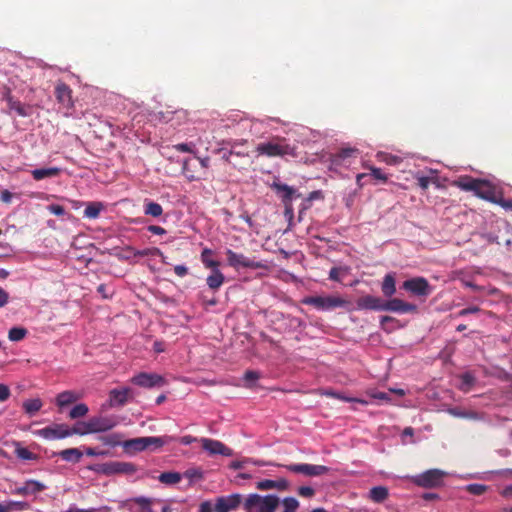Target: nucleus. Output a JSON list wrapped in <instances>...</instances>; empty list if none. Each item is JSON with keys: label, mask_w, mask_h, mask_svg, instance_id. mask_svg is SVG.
Listing matches in <instances>:
<instances>
[{"label": "nucleus", "mask_w": 512, "mask_h": 512, "mask_svg": "<svg viewBox=\"0 0 512 512\" xmlns=\"http://www.w3.org/2000/svg\"><path fill=\"white\" fill-rule=\"evenodd\" d=\"M297 145L290 143L286 138L274 137L269 141L259 143L255 151L258 155L267 157H298Z\"/></svg>", "instance_id": "obj_1"}, {"label": "nucleus", "mask_w": 512, "mask_h": 512, "mask_svg": "<svg viewBox=\"0 0 512 512\" xmlns=\"http://www.w3.org/2000/svg\"><path fill=\"white\" fill-rule=\"evenodd\" d=\"M454 185L464 191L474 192L477 197L491 203H495L498 196L490 182L484 179L461 176L454 182Z\"/></svg>", "instance_id": "obj_2"}, {"label": "nucleus", "mask_w": 512, "mask_h": 512, "mask_svg": "<svg viewBox=\"0 0 512 512\" xmlns=\"http://www.w3.org/2000/svg\"><path fill=\"white\" fill-rule=\"evenodd\" d=\"M88 469L105 476L133 475L138 471V467L134 463L124 461L98 463L89 466Z\"/></svg>", "instance_id": "obj_3"}, {"label": "nucleus", "mask_w": 512, "mask_h": 512, "mask_svg": "<svg viewBox=\"0 0 512 512\" xmlns=\"http://www.w3.org/2000/svg\"><path fill=\"white\" fill-rule=\"evenodd\" d=\"M279 503V497L273 494H250L244 502V508L247 512H276Z\"/></svg>", "instance_id": "obj_4"}, {"label": "nucleus", "mask_w": 512, "mask_h": 512, "mask_svg": "<svg viewBox=\"0 0 512 512\" xmlns=\"http://www.w3.org/2000/svg\"><path fill=\"white\" fill-rule=\"evenodd\" d=\"M172 441H174L172 436L138 437L124 441L123 448L127 452H140L150 448L151 446H153L154 449L161 448Z\"/></svg>", "instance_id": "obj_5"}, {"label": "nucleus", "mask_w": 512, "mask_h": 512, "mask_svg": "<svg viewBox=\"0 0 512 512\" xmlns=\"http://www.w3.org/2000/svg\"><path fill=\"white\" fill-rule=\"evenodd\" d=\"M447 472L441 469H429L410 477L413 484L425 489H436L444 485Z\"/></svg>", "instance_id": "obj_6"}, {"label": "nucleus", "mask_w": 512, "mask_h": 512, "mask_svg": "<svg viewBox=\"0 0 512 512\" xmlns=\"http://www.w3.org/2000/svg\"><path fill=\"white\" fill-rule=\"evenodd\" d=\"M306 305L313 306L317 310L329 311L340 307H345L349 302L337 295L328 296H310L303 300Z\"/></svg>", "instance_id": "obj_7"}, {"label": "nucleus", "mask_w": 512, "mask_h": 512, "mask_svg": "<svg viewBox=\"0 0 512 512\" xmlns=\"http://www.w3.org/2000/svg\"><path fill=\"white\" fill-rule=\"evenodd\" d=\"M227 263L230 267L235 270L249 268V269H263L266 268V265L256 260L255 257H248L242 253H237L232 249H227L226 252Z\"/></svg>", "instance_id": "obj_8"}, {"label": "nucleus", "mask_w": 512, "mask_h": 512, "mask_svg": "<svg viewBox=\"0 0 512 512\" xmlns=\"http://www.w3.org/2000/svg\"><path fill=\"white\" fill-rule=\"evenodd\" d=\"M403 288L416 296L426 297L432 289L424 277H415L403 282Z\"/></svg>", "instance_id": "obj_9"}, {"label": "nucleus", "mask_w": 512, "mask_h": 512, "mask_svg": "<svg viewBox=\"0 0 512 512\" xmlns=\"http://www.w3.org/2000/svg\"><path fill=\"white\" fill-rule=\"evenodd\" d=\"M34 434L48 440L64 439L70 436L66 424H53L35 431Z\"/></svg>", "instance_id": "obj_10"}, {"label": "nucleus", "mask_w": 512, "mask_h": 512, "mask_svg": "<svg viewBox=\"0 0 512 512\" xmlns=\"http://www.w3.org/2000/svg\"><path fill=\"white\" fill-rule=\"evenodd\" d=\"M284 467L291 472L304 474L306 476H320L328 473L329 471L327 466L308 463L290 464Z\"/></svg>", "instance_id": "obj_11"}, {"label": "nucleus", "mask_w": 512, "mask_h": 512, "mask_svg": "<svg viewBox=\"0 0 512 512\" xmlns=\"http://www.w3.org/2000/svg\"><path fill=\"white\" fill-rule=\"evenodd\" d=\"M131 382L137 386L144 388L160 387L165 384V380L162 376L155 373H139L135 375Z\"/></svg>", "instance_id": "obj_12"}, {"label": "nucleus", "mask_w": 512, "mask_h": 512, "mask_svg": "<svg viewBox=\"0 0 512 512\" xmlns=\"http://www.w3.org/2000/svg\"><path fill=\"white\" fill-rule=\"evenodd\" d=\"M242 501L240 494H231L228 496H221L216 499L214 511L215 512H230L239 507Z\"/></svg>", "instance_id": "obj_13"}, {"label": "nucleus", "mask_w": 512, "mask_h": 512, "mask_svg": "<svg viewBox=\"0 0 512 512\" xmlns=\"http://www.w3.org/2000/svg\"><path fill=\"white\" fill-rule=\"evenodd\" d=\"M383 311H391L398 313H416L417 306L412 303L405 302L399 298H392L384 301Z\"/></svg>", "instance_id": "obj_14"}, {"label": "nucleus", "mask_w": 512, "mask_h": 512, "mask_svg": "<svg viewBox=\"0 0 512 512\" xmlns=\"http://www.w3.org/2000/svg\"><path fill=\"white\" fill-rule=\"evenodd\" d=\"M202 448L212 455L232 456L233 450L218 440L203 438L201 439Z\"/></svg>", "instance_id": "obj_15"}, {"label": "nucleus", "mask_w": 512, "mask_h": 512, "mask_svg": "<svg viewBox=\"0 0 512 512\" xmlns=\"http://www.w3.org/2000/svg\"><path fill=\"white\" fill-rule=\"evenodd\" d=\"M116 426V422L108 417H92L87 421L88 431L91 433L105 432Z\"/></svg>", "instance_id": "obj_16"}, {"label": "nucleus", "mask_w": 512, "mask_h": 512, "mask_svg": "<svg viewBox=\"0 0 512 512\" xmlns=\"http://www.w3.org/2000/svg\"><path fill=\"white\" fill-rule=\"evenodd\" d=\"M384 301L372 295H365L357 300V308L360 310L383 311Z\"/></svg>", "instance_id": "obj_17"}, {"label": "nucleus", "mask_w": 512, "mask_h": 512, "mask_svg": "<svg viewBox=\"0 0 512 512\" xmlns=\"http://www.w3.org/2000/svg\"><path fill=\"white\" fill-rule=\"evenodd\" d=\"M55 96L57 101L64 107L71 108L73 106L72 90L67 84L63 82L58 83L55 87Z\"/></svg>", "instance_id": "obj_18"}, {"label": "nucleus", "mask_w": 512, "mask_h": 512, "mask_svg": "<svg viewBox=\"0 0 512 512\" xmlns=\"http://www.w3.org/2000/svg\"><path fill=\"white\" fill-rule=\"evenodd\" d=\"M131 394V389L124 387L121 389H112L109 393V403L111 407L123 406L127 403Z\"/></svg>", "instance_id": "obj_19"}, {"label": "nucleus", "mask_w": 512, "mask_h": 512, "mask_svg": "<svg viewBox=\"0 0 512 512\" xmlns=\"http://www.w3.org/2000/svg\"><path fill=\"white\" fill-rule=\"evenodd\" d=\"M46 489V486L37 481V480H27L23 486L21 487H17L15 490H14V493L15 494H18V495H28V494H36V493H39V492H42L43 490Z\"/></svg>", "instance_id": "obj_20"}, {"label": "nucleus", "mask_w": 512, "mask_h": 512, "mask_svg": "<svg viewBox=\"0 0 512 512\" xmlns=\"http://www.w3.org/2000/svg\"><path fill=\"white\" fill-rule=\"evenodd\" d=\"M6 101L8 104V108L11 111H14L18 116L28 117L31 115V107L24 105L19 100L14 99L10 92H8L6 95Z\"/></svg>", "instance_id": "obj_21"}, {"label": "nucleus", "mask_w": 512, "mask_h": 512, "mask_svg": "<svg viewBox=\"0 0 512 512\" xmlns=\"http://www.w3.org/2000/svg\"><path fill=\"white\" fill-rule=\"evenodd\" d=\"M272 188L279 195L283 204L292 203L294 196H296V190L287 184L274 182Z\"/></svg>", "instance_id": "obj_22"}, {"label": "nucleus", "mask_w": 512, "mask_h": 512, "mask_svg": "<svg viewBox=\"0 0 512 512\" xmlns=\"http://www.w3.org/2000/svg\"><path fill=\"white\" fill-rule=\"evenodd\" d=\"M234 156H242V158H248V153L241 152V151H235L233 149L228 151V152L227 151H223L222 159L225 162H227L228 164L232 165L234 168L244 169L245 168V163L234 160Z\"/></svg>", "instance_id": "obj_23"}, {"label": "nucleus", "mask_w": 512, "mask_h": 512, "mask_svg": "<svg viewBox=\"0 0 512 512\" xmlns=\"http://www.w3.org/2000/svg\"><path fill=\"white\" fill-rule=\"evenodd\" d=\"M61 173V169L58 167L39 168L31 171V175L34 180L40 181L45 178H53Z\"/></svg>", "instance_id": "obj_24"}, {"label": "nucleus", "mask_w": 512, "mask_h": 512, "mask_svg": "<svg viewBox=\"0 0 512 512\" xmlns=\"http://www.w3.org/2000/svg\"><path fill=\"white\" fill-rule=\"evenodd\" d=\"M56 455L64 461L78 463L81 460L83 453L78 448H68L57 452Z\"/></svg>", "instance_id": "obj_25"}, {"label": "nucleus", "mask_w": 512, "mask_h": 512, "mask_svg": "<svg viewBox=\"0 0 512 512\" xmlns=\"http://www.w3.org/2000/svg\"><path fill=\"white\" fill-rule=\"evenodd\" d=\"M389 496V490L385 486H375L369 491V499L374 503H382Z\"/></svg>", "instance_id": "obj_26"}, {"label": "nucleus", "mask_w": 512, "mask_h": 512, "mask_svg": "<svg viewBox=\"0 0 512 512\" xmlns=\"http://www.w3.org/2000/svg\"><path fill=\"white\" fill-rule=\"evenodd\" d=\"M225 277L223 273L218 269H213L211 275L207 277V285L212 290H218L224 283Z\"/></svg>", "instance_id": "obj_27"}, {"label": "nucleus", "mask_w": 512, "mask_h": 512, "mask_svg": "<svg viewBox=\"0 0 512 512\" xmlns=\"http://www.w3.org/2000/svg\"><path fill=\"white\" fill-rule=\"evenodd\" d=\"M104 208L105 206L102 202H88L84 210V217L88 219H96Z\"/></svg>", "instance_id": "obj_28"}, {"label": "nucleus", "mask_w": 512, "mask_h": 512, "mask_svg": "<svg viewBox=\"0 0 512 512\" xmlns=\"http://www.w3.org/2000/svg\"><path fill=\"white\" fill-rule=\"evenodd\" d=\"M449 413L458 418H466L475 421H479L483 419V414L473 411V410H461L458 408H453L449 410Z\"/></svg>", "instance_id": "obj_29"}, {"label": "nucleus", "mask_w": 512, "mask_h": 512, "mask_svg": "<svg viewBox=\"0 0 512 512\" xmlns=\"http://www.w3.org/2000/svg\"><path fill=\"white\" fill-rule=\"evenodd\" d=\"M78 398L79 395L77 393L73 391H64L58 394L56 403L59 407H65L77 401Z\"/></svg>", "instance_id": "obj_30"}, {"label": "nucleus", "mask_w": 512, "mask_h": 512, "mask_svg": "<svg viewBox=\"0 0 512 512\" xmlns=\"http://www.w3.org/2000/svg\"><path fill=\"white\" fill-rule=\"evenodd\" d=\"M371 177H373L374 179L380 180L382 182L387 181L386 175L383 174V172L380 168H371V173H361V174L357 175V177H356L357 184L359 186H362L363 185L362 180L365 178H371Z\"/></svg>", "instance_id": "obj_31"}, {"label": "nucleus", "mask_w": 512, "mask_h": 512, "mask_svg": "<svg viewBox=\"0 0 512 512\" xmlns=\"http://www.w3.org/2000/svg\"><path fill=\"white\" fill-rule=\"evenodd\" d=\"M459 379L460 383L458 385V388L464 393L469 392L476 382L475 377L470 372L461 374L459 376Z\"/></svg>", "instance_id": "obj_32"}, {"label": "nucleus", "mask_w": 512, "mask_h": 512, "mask_svg": "<svg viewBox=\"0 0 512 512\" xmlns=\"http://www.w3.org/2000/svg\"><path fill=\"white\" fill-rule=\"evenodd\" d=\"M382 293L386 297H391L396 292L395 278L392 274H386L382 283Z\"/></svg>", "instance_id": "obj_33"}, {"label": "nucleus", "mask_w": 512, "mask_h": 512, "mask_svg": "<svg viewBox=\"0 0 512 512\" xmlns=\"http://www.w3.org/2000/svg\"><path fill=\"white\" fill-rule=\"evenodd\" d=\"M144 213L152 217H159L163 213V208L159 203L145 200L144 201Z\"/></svg>", "instance_id": "obj_34"}, {"label": "nucleus", "mask_w": 512, "mask_h": 512, "mask_svg": "<svg viewBox=\"0 0 512 512\" xmlns=\"http://www.w3.org/2000/svg\"><path fill=\"white\" fill-rule=\"evenodd\" d=\"M182 475L178 472H163L159 475L158 480L166 485H174L180 482Z\"/></svg>", "instance_id": "obj_35"}, {"label": "nucleus", "mask_w": 512, "mask_h": 512, "mask_svg": "<svg viewBox=\"0 0 512 512\" xmlns=\"http://www.w3.org/2000/svg\"><path fill=\"white\" fill-rule=\"evenodd\" d=\"M42 406L43 403L39 398L29 399L23 403V409L29 415H34L37 413L42 408Z\"/></svg>", "instance_id": "obj_36"}, {"label": "nucleus", "mask_w": 512, "mask_h": 512, "mask_svg": "<svg viewBox=\"0 0 512 512\" xmlns=\"http://www.w3.org/2000/svg\"><path fill=\"white\" fill-rule=\"evenodd\" d=\"M213 255V251L209 248L203 249L201 253V261L204 264L206 268H218L219 262L216 260H213L211 256Z\"/></svg>", "instance_id": "obj_37"}, {"label": "nucleus", "mask_w": 512, "mask_h": 512, "mask_svg": "<svg viewBox=\"0 0 512 512\" xmlns=\"http://www.w3.org/2000/svg\"><path fill=\"white\" fill-rule=\"evenodd\" d=\"M89 411V408L86 404L84 403H79L77 405H75L69 412V417L71 419H77V418H81V417H84L87 415Z\"/></svg>", "instance_id": "obj_38"}, {"label": "nucleus", "mask_w": 512, "mask_h": 512, "mask_svg": "<svg viewBox=\"0 0 512 512\" xmlns=\"http://www.w3.org/2000/svg\"><path fill=\"white\" fill-rule=\"evenodd\" d=\"M135 256L145 257V256H159L162 258V261L166 263L165 256L159 248H146L144 250H138L134 252Z\"/></svg>", "instance_id": "obj_39"}, {"label": "nucleus", "mask_w": 512, "mask_h": 512, "mask_svg": "<svg viewBox=\"0 0 512 512\" xmlns=\"http://www.w3.org/2000/svg\"><path fill=\"white\" fill-rule=\"evenodd\" d=\"M27 330L22 327H13L9 330L8 338L10 341H20L25 338Z\"/></svg>", "instance_id": "obj_40"}, {"label": "nucleus", "mask_w": 512, "mask_h": 512, "mask_svg": "<svg viewBox=\"0 0 512 512\" xmlns=\"http://www.w3.org/2000/svg\"><path fill=\"white\" fill-rule=\"evenodd\" d=\"M284 507L283 512H296L299 507V502L294 497H286L282 500Z\"/></svg>", "instance_id": "obj_41"}, {"label": "nucleus", "mask_w": 512, "mask_h": 512, "mask_svg": "<svg viewBox=\"0 0 512 512\" xmlns=\"http://www.w3.org/2000/svg\"><path fill=\"white\" fill-rule=\"evenodd\" d=\"M465 490L472 495H482L488 490V486L484 484L472 483L465 486Z\"/></svg>", "instance_id": "obj_42"}, {"label": "nucleus", "mask_w": 512, "mask_h": 512, "mask_svg": "<svg viewBox=\"0 0 512 512\" xmlns=\"http://www.w3.org/2000/svg\"><path fill=\"white\" fill-rule=\"evenodd\" d=\"M183 476L189 479L190 483H193L203 478V472L199 468H190L184 472Z\"/></svg>", "instance_id": "obj_43"}, {"label": "nucleus", "mask_w": 512, "mask_h": 512, "mask_svg": "<svg viewBox=\"0 0 512 512\" xmlns=\"http://www.w3.org/2000/svg\"><path fill=\"white\" fill-rule=\"evenodd\" d=\"M68 431L70 432V436H72L74 434H78V435L90 434V431H88V427H87V421L77 422L73 428H70L68 426Z\"/></svg>", "instance_id": "obj_44"}, {"label": "nucleus", "mask_w": 512, "mask_h": 512, "mask_svg": "<svg viewBox=\"0 0 512 512\" xmlns=\"http://www.w3.org/2000/svg\"><path fill=\"white\" fill-rule=\"evenodd\" d=\"M260 378V374L257 371L248 370L244 374L245 386L252 388L254 383Z\"/></svg>", "instance_id": "obj_45"}, {"label": "nucleus", "mask_w": 512, "mask_h": 512, "mask_svg": "<svg viewBox=\"0 0 512 512\" xmlns=\"http://www.w3.org/2000/svg\"><path fill=\"white\" fill-rule=\"evenodd\" d=\"M15 454L18 458H20L22 460H36L37 459L36 454H34L33 452H31L30 450H28L27 448H24V447H17L15 450Z\"/></svg>", "instance_id": "obj_46"}, {"label": "nucleus", "mask_w": 512, "mask_h": 512, "mask_svg": "<svg viewBox=\"0 0 512 512\" xmlns=\"http://www.w3.org/2000/svg\"><path fill=\"white\" fill-rule=\"evenodd\" d=\"M131 501L136 503L140 507L141 512H152L150 499L145 497H137L132 499Z\"/></svg>", "instance_id": "obj_47"}, {"label": "nucleus", "mask_w": 512, "mask_h": 512, "mask_svg": "<svg viewBox=\"0 0 512 512\" xmlns=\"http://www.w3.org/2000/svg\"><path fill=\"white\" fill-rule=\"evenodd\" d=\"M324 394L327 395V396H330V397H334V398L346 401V402H358V403H361V404H364V405L368 404V402L365 401V400L357 399V398L345 397V396H343V395H341L339 393H336L334 391H331V390L326 391Z\"/></svg>", "instance_id": "obj_48"}, {"label": "nucleus", "mask_w": 512, "mask_h": 512, "mask_svg": "<svg viewBox=\"0 0 512 512\" xmlns=\"http://www.w3.org/2000/svg\"><path fill=\"white\" fill-rule=\"evenodd\" d=\"M494 204H497L505 210L512 211V198L506 199L502 195H498Z\"/></svg>", "instance_id": "obj_49"}, {"label": "nucleus", "mask_w": 512, "mask_h": 512, "mask_svg": "<svg viewBox=\"0 0 512 512\" xmlns=\"http://www.w3.org/2000/svg\"><path fill=\"white\" fill-rule=\"evenodd\" d=\"M275 486L274 480L270 479L261 480L256 484V488L262 491L275 489Z\"/></svg>", "instance_id": "obj_50"}, {"label": "nucleus", "mask_w": 512, "mask_h": 512, "mask_svg": "<svg viewBox=\"0 0 512 512\" xmlns=\"http://www.w3.org/2000/svg\"><path fill=\"white\" fill-rule=\"evenodd\" d=\"M10 509L11 511L17 510V511H23L28 510L30 508V505L28 502L23 501H9Z\"/></svg>", "instance_id": "obj_51"}, {"label": "nucleus", "mask_w": 512, "mask_h": 512, "mask_svg": "<svg viewBox=\"0 0 512 512\" xmlns=\"http://www.w3.org/2000/svg\"><path fill=\"white\" fill-rule=\"evenodd\" d=\"M47 210L50 213H52V214H54L56 216H63L66 213L64 207L61 206V205H58V204H50V205H48L47 206Z\"/></svg>", "instance_id": "obj_52"}, {"label": "nucleus", "mask_w": 512, "mask_h": 512, "mask_svg": "<svg viewBox=\"0 0 512 512\" xmlns=\"http://www.w3.org/2000/svg\"><path fill=\"white\" fill-rule=\"evenodd\" d=\"M246 462H252L255 465H262V463L260 461H252L251 459H246L244 461H232L230 463V468L233 470H239V469L243 468V464Z\"/></svg>", "instance_id": "obj_53"}, {"label": "nucleus", "mask_w": 512, "mask_h": 512, "mask_svg": "<svg viewBox=\"0 0 512 512\" xmlns=\"http://www.w3.org/2000/svg\"><path fill=\"white\" fill-rule=\"evenodd\" d=\"M431 182L432 179L429 177L417 176V185L423 190H427Z\"/></svg>", "instance_id": "obj_54"}, {"label": "nucleus", "mask_w": 512, "mask_h": 512, "mask_svg": "<svg viewBox=\"0 0 512 512\" xmlns=\"http://www.w3.org/2000/svg\"><path fill=\"white\" fill-rule=\"evenodd\" d=\"M479 312H480V308L478 306H471V307H467V308H464V309L460 310L458 312V316L464 317V316H467L469 314H476V313H479Z\"/></svg>", "instance_id": "obj_55"}, {"label": "nucleus", "mask_w": 512, "mask_h": 512, "mask_svg": "<svg viewBox=\"0 0 512 512\" xmlns=\"http://www.w3.org/2000/svg\"><path fill=\"white\" fill-rule=\"evenodd\" d=\"M298 494L302 497H312L315 494V491L309 486H301L298 489Z\"/></svg>", "instance_id": "obj_56"}, {"label": "nucleus", "mask_w": 512, "mask_h": 512, "mask_svg": "<svg viewBox=\"0 0 512 512\" xmlns=\"http://www.w3.org/2000/svg\"><path fill=\"white\" fill-rule=\"evenodd\" d=\"M275 482V489L277 490H280V491H285L289 488V482L282 478V479H279V480H274Z\"/></svg>", "instance_id": "obj_57"}, {"label": "nucleus", "mask_w": 512, "mask_h": 512, "mask_svg": "<svg viewBox=\"0 0 512 512\" xmlns=\"http://www.w3.org/2000/svg\"><path fill=\"white\" fill-rule=\"evenodd\" d=\"M357 153V149H354V148H345V149H342L339 154H338V157L339 158H342V159H345L347 157H351L353 156L354 154Z\"/></svg>", "instance_id": "obj_58"}, {"label": "nucleus", "mask_w": 512, "mask_h": 512, "mask_svg": "<svg viewBox=\"0 0 512 512\" xmlns=\"http://www.w3.org/2000/svg\"><path fill=\"white\" fill-rule=\"evenodd\" d=\"M10 396V389L5 384H0V401H5Z\"/></svg>", "instance_id": "obj_59"}, {"label": "nucleus", "mask_w": 512, "mask_h": 512, "mask_svg": "<svg viewBox=\"0 0 512 512\" xmlns=\"http://www.w3.org/2000/svg\"><path fill=\"white\" fill-rule=\"evenodd\" d=\"M341 268L333 267L329 272V279L333 281L340 282V272Z\"/></svg>", "instance_id": "obj_60"}, {"label": "nucleus", "mask_w": 512, "mask_h": 512, "mask_svg": "<svg viewBox=\"0 0 512 512\" xmlns=\"http://www.w3.org/2000/svg\"><path fill=\"white\" fill-rule=\"evenodd\" d=\"M174 272L179 277H184L188 274V268L185 265H176Z\"/></svg>", "instance_id": "obj_61"}, {"label": "nucleus", "mask_w": 512, "mask_h": 512, "mask_svg": "<svg viewBox=\"0 0 512 512\" xmlns=\"http://www.w3.org/2000/svg\"><path fill=\"white\" fill-rule=\"evenodd\" d=\"M148 231L155 235H163L166 233V230L163 227L157 225H150L148 227Z\"/></svg>", "instance_id": "obj_62"}, {"label": "nucleus", "mask_w": 512, "mask_h": 512, "mask_svg": "<svg viewBox=\"0 0 512 512\" xmlns=\"http://www.w3.org/2000/svg\"><path fill=\"white\" fill-rule=\"evenodd\" d=\"M13 194L8 190H3L0 195L1 201L5 203H10L12 200Z\"/></svg>", "instance_id": "obj_63"}, {"label": "nucleus", "mask_w": 512, "mask_h": 512, "mask_svg": "<svg viewBox=\"0 0 512 512\" xmlns=\"http://www.w3.org/2000/svg\"><path fill=\"white\" fill-rule=\"evenodd\" d=\"M199 512H212V505L209 501H204L200 504Z\"/></svg>", "instance_id": "obj_64"}]
</instances>
